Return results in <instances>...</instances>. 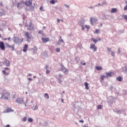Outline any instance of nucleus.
Instances as JSON below:
<instances>
[{
  "label": "nucleus",
  "instance_id": "nucleus-1",
  "mask_svg": "<svg viewBox=\"0 0 127 127\" xmlns=\"http://www.w3.org/2000/svg\"><path fill=\"white\" fill-rule=\"evenodd\" d=\"M1 94V99H3V100H8V99L10 98V94L9 92H8V91L3 90L2 91Z\"/></svg>",
  "mask_w": 127,
  "mask_h": 127
},
{
  "label": "nucleus",
  "instance_id": "nucleus-49",
  "mask_svg": "<svg viewBox=\"0 0 127 127\" xmlns=\"http://www.w3.org/2000/svg\"><path fill=\"white\" fill-rule=\"evenodd\" d=\"M38 33H39V34H42V33H43V31L40 30L39 31Z\"/></svg>",
  "mask_w": 127,
  "mask_h": 127
},
{
  "label": "nucleus",
  "instance_id": "nucleus-46",
  "mask_svg": "<svg viewBox=\"0 0 127 127\" xmlns=\"http://www.w3.org/2000/svg\"><path fill=\"white\" fill-rule=\"evenodd\" d=\"M64 6L66 7L67 8H69L70 7V5H67V4H64Z\"/></svg>",
  "mask_w": 127,
  "mask_h": 127
},
{
  "label": "nucleus",
  "instance_id": "nucleus-17",
  "mask_svg": "<svg viewBox=\"0 0 127 127\" xmlns=\"http://www.w3.org/2000/svg\"><path fill=\"white\" fill-rule=\"evenodd\" d=\"M25 4H26V5L27 6H30L31 5V4H32V2H31V0H29L28 1H26L25 3Z\"/></svg>",
  "mask_w": 127,
  "mask_h": 127
},
{
  "label": "nucleus",
  "instance_id": "nucleus-25",
  "mask_svg": "<svg viewBox=\"0 0 127 127\" xmlns=\"http://www.w3.org/2000/svg\"><path fill=\"white\" fill-rule=\"evenodd\" d=\"M84 85L85 86V89L86 90H89V83H88L87 82H85Z\"/></svg>",
  "mask_w": 127,
  "mask_h": 127
},
{
  "label": "nucleus",
  "instance_id": "nucleus-50",
  "mask_svg": "<svg viewBox=\"0 0 127 127\" xmlns=\"http://www.w3.org/2000/svg\"><path fill=\"white\" fill-rule=\"evenodd\" d=\"M23 52H26L27 51V50L26 49L23 48Z\"/></svg>",
  "mask_w": 127,
  "mask_h": 127
},
{
  "label": "nucleus",
  "instance_id": "nucleus-21",
  "mask_svg": "<svg viewBox=\"0 0 127 127\" xmlns=\"http://www.w3.org/2000/svg\"><path fill=\"white\" fill-rule=\"evenodd\" d=\"M78 24H79V25H80V26H84V24H85V21H84V20H83V21H79L78 22Z\"/></svg>",
  "mask_w": 127,
  "mask_h": 127
},
{
  "label": "nucleus",
  "instance_id": "nucleus-22",
  "mask_svg": "<svg viewBox=\"0 0 127 127\" xmlns=\"http://www.w3.org/2000/svg\"><path fill=\"white\" fill-rule=\"evenodd\" d=\"M75 108L73 109V111L74 112V113H78V111H79V108H80V107H78V106H74Z\"/></svg>",
  "mask_w": 127,
  "mask_h": 127
},
{
  "label": "nucleus",
  "instance_id": "nucleus-11",
  "mask_svg": "<svg viewBox=\"0 0 127 127\" xmlns=\"http://www.w3.org/2000/svg\"><path fill=\"white\" fill-rule=\"evenodd\" d=\"M109 100L110 104H113V103H114L115 101H116V98L113 96H111L109 97Z\"/></svg>",
  "mask_w": 127,
  "mask_h": 127
},
{
  "label": "nucleus",
  "instance_id": "nucleus-54",
  "mask_svg": "<svg viewBox=\"0 0 127 127\" xmlns=\"http://www.w3.org/2000/svg\"><path fill=\"white\" fill-rule=\"evenodd\" d=\"M2 73L4 75L5 74H6V72H5V70H3L2 71Z\"/></svg>",
  "mask_w": 127,
  "mask_h": 127
},
{
  "label": "nucleus",
  "instance_id": "nucleus-19",
  "mask_svg": "<svg viewBox=\"0 0 127 127\" xmlns=\"http://www.w3.org/2000/svg\"><path fill=\"white\" fill-rule=\"evenodd\" d=\"M10 112H13V110H11V108H8L5 111H3V113L4 114L5 113H10Z\"/></svg>",
  "mask_w": 127,
  "mask_h": 127
},
{
  "label": "nucleus",
  "instance_id": "nucleus-29",
  "mask_svg": "<svg viewBox=\"0 0 127 127\" xmlns=\"http://www.w3.org/2000/svg\"><path fill=\"white\" fill-rule=\"evenodd\" d=\"M51 71V68L49 67V69H46V74H50Z\"/></svg>",
  "mask_w": 127,
  "mask_h": 127
},
{
  "label": "nucleus",
  "instance_id": "nucleus-51",
  "mask_svg": "<svg viewBox=\"0 0 127 127\" xmlns=\"http://www.w3.org/2000/svg\"><path fill=\"white\" fill-rule=\"evenodd\" d=\"M85 27L86 28H87V29H88V28H90V26H89V25H85Z\"/></svg>",
  "mask_w": 127,
  "mask_h": 127
},
{
  "label": "nucleus",
  "instance_id": "nucleus-5",
  "mask_svg": "<svg viewBox=\"0 0 127 127\" xmlns=\"http://www.w3.org/2000/svg\"><path fill=\"white\" fill-rule=\"evenodd\" d=\"M13 41L14 43H16V44H20V43H21V40L19 38L15 37V36L13 37Z\"/></svg>",
  "mask_w": 127,
  "mask_h": 127
},
{
  "label": "nucleus",
  "instance_id": "nucleus-38",
  "mask_svg": "<svg viewBox=\"0 0 127 127\" xmlns=\"http://www.w3.org/2000/svg\"><path fill=\"white\" fill-rule=\"evenodd\" d=\"M110 54H111V56L113 57H115V53L113 51H112L111 52H110Z\"/></svg>",
  "mask_w": 127,
  "mask_h": 127
},
{
  "label": "nucleus",
  "instance_id": "nucleus-28",
  "mask_svg": "<svg viewBox=\"0 0 127 127\" xmlns=\"http://www.w3.org/2000/svg\"><path fill=\"white\" fill-rule=\"evenodd\" d=\"M37 109H38V106H37V105H36L35 107H32V110H33V111H36Z\"/></svg>",
  "mask_w": 127,
  "mask_h": 127
},
{
  "label": "nucleus",
  "instance_id": "nucleus-37",
  "mask_svg": "<svg viewBox=\"0 0 127 127\" xmlns=\"http://www.w3.org/2000/svg\"><path fill=\"white\" fill-rule=\"evenodd\" d=\"M107 51L109 53H111V52H112V49L110 48H107Z\"/></svg>",
  "mask_w": 127,
  "mask_h": 127
},
{
  "label": "nucleus",
  "instance_id": "nucleus-23",
  "mask_svg": "<svg viewBox=\"0 0 127 127\" xmlns=\"http://www.w3.org/2000/svg\"><path fill=\"white\" fill-rule=\"evenodd\" d=\"M117 8H112L111 9V13H116V12H117Z\"/></svg>",
  "mask_w": 127,
  "mask_h": 127
},
{
  "label": "nucleus",
  "instance_id": "nucleus-57",
  "mask_svg": "<svg viewBox=\"0 0 127 127\" xmlns=\"http://www.w3.org/2000/svg\"><path fill=\"white\" fill-rule=\"evenodd\" d=\"M82 27V30H85V27H84V26H81Z\"/></svg>",
  "mask_w": 127,
  "mask_h": 127
},
{
  "label": "nucleus",
  "instance_id": "nucleus-14",
  "mask_svg": "<svg viewBox=\"0 0 127 127\" xmlns=\"http://www.w3.org/2000/svg\"><path fill=\"white\" fill-rule=\"evenodd\" d=\"M6 14L5 11L3 10V9L0 8V16L1 15H5Z\"/></svg>",
  "mask_w": 127,
  "mask_h": 127
},
{
  "label": "nucleus",
  "instance_id": "nucleus-33",
  "mask_svg": "<svg viewBox=\"0 0 127 127\" xmlns=\"http://www.w3.org/2000/svg\"><path fill=\"white\" fill-rule=\"evenodd\" d=\"M98 110H102L103 109V106L102 105H98L97 106Z\"/></svg>",
  "mask_w": 127,
  "mask_h": 127
},
{
  "label": "nucleus",
  "instance_id": "nucleus-30",
  "mask_svg": "<svg viewBox=\"0 0 127 127\" xmlns=\"http://www.w3.org/2000/svg\"><path fill=\"white\" fill-rule=\"evenodd\" d=\"M45 98L46 99H47V100H48L49 99V95H48V94H47V93L45 94Z\"/></svg>",
  "mask_w": 127,
  "mask_h": 127
},
{
  "label": "nucleus",
  "instance_id": "nucleus-2",
  "mask_svg": "<svg viewBox=\"0 0 127 127\" xmlns=\"http://www.w3.org/2000/svg\"><path fill=\"white\" fill-rule=\"evenodd\" d=\"M24 34L28 40H30L31 39V38H32V35L31 34V33L24 31Z\"/></svg>",
  "mask_w": 127,
  "mask_h": 127
},
{
  "label": "nucleus",
  "instance_id": "nucleus-41",
  "mask_svg": "<svg viewBox=\"0 0 127 127\" xmlns=\"http://www.w3.org/2000/svg\"><path fill=\"white\" fill-rule=\"evenodd\" d=\"M34 7H33V6H30V8H29V9L30 10H33V9H34Z\"/></svg>",
  "mask_w": 127,
  "mask_h": 127
},
{
  "label": "nucleus",
  "instance_id": "nucleus-16",
  "mask_svg": "<svg viewBox=\"0 0 127 127\" xmlns=\"http://www.w3.org/2000/svg\"><path fill=\"white\" fill-rule=\"evenodd\" d=\"M16 103L18 104H22V102H23V99H20V98H18L16 100Z\"/></svg>",
  "mask_w": 127,
  "mask_h": 127
},
{
  "label": "nucleus",
  "instance_id": "nucleus-13",
  "mask_svg": "<svg viewBox=\"0 0 127 127\" xmlns=\"http://www.w3.org/2000/svg\"><path fill=\"white\" fill-rule=\"evenodd\" d=\"M0 48L1 50H5V48L4 47V44L2 42H0Z\"/></svg>",
  "mask_w": 127,
  "mask_h": 127
},
{
  "label": "nucleus",
  "instance_id": "nucleus-26",
  "mask_svg": "<svg viewBox=\"0 0 127 127\" xmlns=\"http://www.w3.org/2000/svg\"><path fill=\"white\" fill-rule=\"evenodd\" d=\"M96 70L100 71L101 70H103V67H102V66H96Z\"/></svg>",
  "mask_w": 127,
  "mask_h": 127
},
{
  "label": "nucleus",
  "instance_id": "nucleus-56",
  "mask_svg": "<svg viewBox=\"0 0 127 127\" xmlns=\"http://www.w3.org/2000/svg\"><path fill=\"white\" fill-rule=\"evenodd\" d=\"M103 19H107V17H106V16H103Z\"/></svg>",
  "mask_w": 127,
  "mask_h": 127
},
{
  "label": "nucleus",
  "instance_id": "nucleus-45",
  "mask_svg": "<svg viewBox=\"0 0 127 127\" xmlns=\"http://www.w3.org/2000/svg\"><path fill=\"white\" fill-rule=\"evenodd\" d=\"M123 17H124V18H125V19H126V20H127V15H124L123 16Z\"/></svg>",
  "mask_w": 127,
  "mask_h": 127
},
{
  "label": "nucleus",
  "instance_id": "nucleus-7",
  "mask_svg": "<svg viewBox=\"0 0 127 127\" xmlns=\"http://www.w3.org/2000/svg\"><path fill=\"white\" fill-rule=\"evenodd\" d=\"M63 78V75L61 74V73L58 75L57 78L59 80V83H60V84H61L62 83Z\"/></svg>",
  "mask_w": 127,
  "mask_h": 127
},
{
  "label": "nucleus",
  "instance_id": "nucleus-62",
  "mask_svg": "<svg viewBox=\"0 0 127 127\" xmlns=\"http://www.w3.org/2000/svg\"><path fill=\"white\" fill-rule=\"evenodd\" d=\"M32 74H31V73H29L28 76V77H30V76H31Z\"/></svg>",
  "mask_w": 127,
  "mask_h": 127
},
{
  "label": "nucleus",
  "instance_id": "nucleus-3",
  "mask_svg": "<svg viewBox=\"0 0 127 127\" xmlns=\"http://www.w3.org/2000/svg\"><path fill=\"white\" fill-rule=\"evenodd\" d=\"M90 22L92 25H94V24H96V23L98 22V18L94 17H90Z\"/></svg>",
  "mask_w": 127,
  "mask_h": 127
},
{
  "label": "nucleus",
  "instance_id": "nucleus-39",
  "mask_svg": "<svg viewBox=\"0 0 127 127\" xmlns=\"http://www.w3.org/2000/svg\"><path fill=\"white\" fill-rule=\"evenodd\" d=\"M91 39H92V40H93V41L94 43H97L98 40L94 39V38H92Z\"/></svg>",
  "mask_w": 127,
  "mask_h": 127
},
{
  "label": "nucleus",
  "instance_id": "nucleus-15",
  "mask_svg": "<svg viewBox=\"0 0 127 127\" xmlns=\"http://www.w3.org/2000/svg\"><path fill=\"white\" fill-rule=\"evenodd\" d=\"M106 78H107V76H106V75L101 76V80H100V82H101V84H103V83H104V80H105V79H106Z\"/></svg>",
  "mask_w": 127,
  "mask_h": 127
},
{
  "label": "nucleus",
  "instance_id": "nucleus-8",
  "mask_svg": "<svg viewBox=\"0 0 127 127\" xmlns=\"http://www.w3.org/2000/svg\"><path fill=\"white\" fill-rule=\"evenodd\" d=\"M41 39L43 43H47V42H49V41H50V39H49V38L42 37Z\"/></svg>",
  "mask_w": 127,
  "mask_h": 127
},
{
  "label": "nucleus",
  "instance_id": "nucleus-61",
  "mask_svg": "<svg viewBox=\"0 0 127 127\" xmlns=\"http://www.w3.org/2000/svg\"><path fill=\"white\" fill-rule=\"evenodd\" d=\"M28 80H29V81H32V78H28Z\"/></svg>",
  "mask_w": 127,
  "mask_h": 127
},
{
  "label": "nucleus",
  "instance_id": "nucleus-10",
  "mask_svg": "<svg viewBox=\"0 0 127 127\" xmlns=\"http://www.w3.org/2000/svg\"><path fill=\"white\" fill-rule=\"evenodd\" d=\"M27 29L29 31H31V30H33V29H34V27H33V25H32V24L31 23H30V24L28 25Z\"/></svg>",
  "mask_w": 127,
  "mask_h": 127
},
{
  "label": "nucleus",
  "instance_id": "nucleus-40",
  "mask_svg": "<svg viewBox=\"0 0 127 127\" xmlns=\"http://www.w3.org/2000/svg\"><path fill=\"white\" fill-rule=\"evenodd\" d=\"M55 51H56L57 52H60V48H58L56 49Z\"/></svg>",
  "mask_w": 127,
  "mask_h": 127
},
{
  "label": "nucleus",
  "instance_id": "nucleus-44",
  "mask_svg": "<svg viewBox=\"0 0 127 127\" xmlns=\"http://www.w3.org/2000/svg\"><path fill=\"white\" fill-rule=\"evenodd\" d=\"M118 54H121V48H118Z\"/></svg>",
  "mask_w": 127,
  "mask_h": 127
},
{
  "label": "nucleus",
  "instance_id": "nucleus-32",
  "mask_svg": "<svg viewBox=\"0 0 127 127\" xmlns=\"http://www.w3.org/2000/svg\"><path fill=\"white\" fill-rule=\"evenodd\" d=\"M27 120V118H26V117H25L22 119V122L25 123V122H26Z\"/></svg>",
  "mask_w": 127,
  "mask_h": 127
},
{
  "label": "nucleus",
  "instance_id": "nucleus-27",
  "mask_svg": "<svg viewBox=\"0 0 127 127\" xmlns=\"http://www.w3.org/2000/svg\"><path fill=\"white\" fill-rule=\"evenodd\" d=\"M117 81H119V82H122L123 81V78L121 76H119L117 78Z\"/></svg>",
  "mask_w": 127,
  "mask_h": 127
},
{
  "label": "nucleus",
  "instance_id": "nucleus-24",
  "mask_svg": "<svg viewBox=\"0 0 127 127\" xmlns=\"http://www.w3.org/2000/svg\"><path fill=\"white\" fill-rule=\"evenodd\" d=\"M122 69L123 72L127 73V66H125V67H122Z\"/></svg>",
  "mask_w": 127,
  "mask_h": 127
},
{
  "label": "nucleus",
  "instance_id": "nucleus-4",
  "mask_svg": "<svg viewBox=\"0 0 127 127\" xmlns=\"http://www.w3.org/2000/svg\"><path fill=\"white\" fill-rule=\"evenodd\" d=\"M61 70L64 73L65 75H68L69 74V70L68 69L66 68L64 65H62V67L61 68Z\"/></svg>",
  "mask_w": 127,
  "mask_h": 127
},
{
  "label": "nucleus",
  "instance_id": "nucleus-34",
  "mask_svg": "<svg viewBox=\"0 0 127 127\" xmlns=\"http://www.w3.org/2000/svg\"><path fill=\"white\" fill-rule=\"evenodd\" d=\"M16 4H17V7H18V8H19V7H20V4H21V3H19V2H17Z\"/></svg>",
  "mask_w": 127,
  "mask_h": 127
},
{
  "label": "nucleus",
  "instance_id": "nucleus-47",
  "mask_svg": "<svg viewBox=\"0 0 127 127\" xmlns=\"http://www.w3.org/2000/svg\"><path fill=\"white\" fill-rule=\"evenodd\" d=\"M45 68H46V70H48V69H49V66H48V65H46L45 66Z\"/></svg>",
  "mask_w": 127,
  "mask_h": 127
},
{
  "label": "nucleus",
  "instance_id": "nucleus-64",
  "mask_svg": "<svg viewBox=\"0 0 127 127\" xmlns=\"http://www.w3.org/2000/svg\"><path fill=\"white\" fill-rule=\"evenodd\" d=\"M42 8H43L42 6H41L40 7V10H42Z\"/></svg>",
  "mask_w": 127,
  "mask_h": 127
},
{
  "label": "nucleus",
  "instance_id": "nucleus-60",
  "mask_svg": "<svg viewBox=\"0 0 127 127\" xmlns=\"http://www.w3.org/2000/svg\"><path fill=\"white\" fill-rule=\"evenodd\" d=\"M57 22H58L59 23H60V19H57Z\"/></svg>",
  "mask_w": 127,
  "mask_h": 127
},
{
  "label": "nucleus",
  "instance_id": "nucleus-43",
  "mask_svg": "<svg viewBox=\"0 0 127 127\" xmlns=\"http://www.w3.org/2000/svg\"><path fill=\"white\" fill-rule=\"evenodd\" d=\"M99 32H100V31L99 30V29H96L94 32V33H99Z\"/></svg>",
  "mask_w": 127,
  "mask_h": 127
},
{
  "label": "nucleus",
  "instance_id": "nucleus-20",
  "mask_svg": "<svg viewBox=\"0 0 127 127\" xmlns=\"http://www.w3.org/2000/svg\"><path fill=\"white\" fill-rule=\"evenodd\" d=\"M114 111L115 112V113H117V114L120 115V114H122V113H123L124 110L116 109L114 110Z\"/></svg>",
  "mask_w": 127,
  "mask_h": 127
},
{
  "label": "nucleus",
  "instance_id": "nucleus-52",
  "mask_svg": "<svg viewBox=\"0 0 127 127\" xmlns=\"http://www.w3.org/2000/svg\"><path fill=\"white\" fill-rule=\"evenodd\" d=\"M42 37H44L45 38V37H46V35H45V34H42Z\"/></svg>",
  "mask_w": 127,
  "mask_h": 127
},
{
  "label": "nucleus",
  "instance_id": "nucleus-36",
  "mask_svg": "<svg viewBox=\"0 0 127 127\" xmlns=\"http://www.w3.org/2000/svg\"><path fill=\"white\" fill-rule=\"evenodd\" d=\"M50 3H51L52 4H55V0H52L50 1Z\"/></svg>",
  "mask_w": 127,
  "mask_h": 127
},
{
  "label": "nucleus",
  "instance_id": "nucleus-59",
  "mask_svg": "<svg viewBox=\"0 0 127 127\" xmlns=\"http://www.w3.org/2000/svg\"><path fill=\"white\" fill-rule=\"evenodd\" d=\"M11 46H10L9 45H7V47H8V48H10Z\"/></svg>",
  "mask_w": 127,
  "mask_h": 127
},
{
  "label": "nucleus",
  "instance_id": "nucleus-63",
  "mask_svg": "<svg viewBox=\"0 0 127 127\" xmlns=\"http://www.w3.org/2000/svg\"><path fill=\"white\" fill-rule=\"evenodd\" d=\"M10 127V126L9 125H7L5 127Z\"/></svg>",
  "mask_w": 127,
  "mask_h": 127
},
{
  "label": "nucleus",
  "instance_id": "nucleus-18",
  "mask_svg": "<svg viewBox=\"0 0 127 127\" xmlns=\"http://www.w3.org/2000/svg\"><path fill=\"white\" fill-rule=\"evenodd\" d=\"M106 78L108 79V77H112L113 76V72H106Z\"/></svg>",
  "mask_w": 127,
  "mask_h": 127
},
{
  "label": "nucleus",
  "instance_id": "nucleus-35",
  "mask_svg": "<svg viewBox=\"0 0 127 127\" xmlns=\"http://www.w3.org/2000/svg\"><path fill=\"white\" fill-rule=\"evenodd\" d=\"M10 48L11 49L12 51H13L14 50V45H12Z\"/></svg>",
  "mask_w": 127,
  "mask_h": 127
},
{
  "label": "nucleus",
  "instance_id": "nucleus-58",
  "mask_svg": "<svg viewBox=\"0 0 127 127\" xmlns=\"http://www.w3.org/2000/svg\"><path fill=\"white\" fill-rule=\"evenodd\" d=\"M79 123H82L83 124L84 123V121L80 120V121H79Z\"/></svg>",
  "mask_w": 127,
  "mask_h": 127
},
{
  "label": "nucleus",
  "instance_id": "nucleus-6",
  "mask_svg": "<svg viewBox=\"0 0 127 127\" xmlns=\"http://www.w3.org/2000/svg\"><path fill=\"white\" fill-rule=\"evenodd\" d=\"M58 44L60 46H61L62 47H64V46H65V42L62 39H59Z\"/></svg>",
  "mask_w": 127,
  "mask_h": 127
},
{
  "label": "nucleus",
  "instance_id": "nucleus-48",
  "mask_svg": "<svg viewBox=\"0 0 127 127\" xmlns=\"http://www.w3.org/2000/svg\"><path fill=\"white\" fill-rule=\"evenodd\" d=\"M119 33H124V30H121L119 31Z\"/></svg>",
  "mask_w": 127,
  "mask_h": 127
},
{
  "label": "nucleus",
  "instance_id": "nucleus-55",
  "mask_svg": "<svg viewBox=\"0 0 127 127\" xmlns=\"http://www.w3.org/2000/svg\"><path fill=\"white\" fill-rule=\"evenodd\" d=\"M127 5L124 7V10H127Z\"/></svg>",
  "mask_w": 127,
  "mask_h": 127
},
{
  "label": "nucleus",
  "instance_id": "nucleus-12",
  "mask_svg": "<svg viewBox=\"0 0 127 127\" xmlns=\"http://www.w3.org/2000/svg\"><path fill=\"white\" fill-rule=\"evenodd\" d=\"M3 64L5 65L7 67L9 66V65H10V62L7 60H5V61L3 62Z\"/></svg>",
  "mask_w": 127,
  "mask_h": 127
},
{
  "label": "nucleus",
  "instance_id": "nucleus-53",
  "mask_svg": "<svg viewBox=\"0 0 127 127\" xmlns=\"http://www.w3.org/2000/svg\"><path fill=\"white\" fill-rule=\"evenodd\" d=\"M99 5H103V4H102L101 3H98L97 5H96L95 6L99 7Z\"/></svg>",
  "mask_w": 127,
  "mask_h": 127
},
{
  "label": "nucleus",
  "instance_id": "nucleus-9",
  "mask_svg": "<svg viewBox=\"0 0 127 127\" xmlns=\"http://www.w3.org/2000/svg\"><path fill=\"white\" fill-rule=\"evenodd\" d=\"M90 49H93V52L97 51V47L94 44H91L90 46Z\"/></svg>",
  "mask_w": 127,
  "mask_h": 127
},
{
  "label": "nucleus",
  "instance_id": "nucleus-31",
  "mask_svg": "<svg viewBox=\"0 0 127 127\" xmlns=\"http://www.w3.org/2000/svg\"><path fill=\"white\" fill-rule=\"evenodd\" d=\"M28 122L29 123H32L33 122V119L31 118H30L28 119Z\"/></svg>",
  "mask_w": 127,
  "mask_h": 127
},
{
  "label": "nucleus",
  "instance_id": "nucleus-42",
  "mask_svg": "<svg viewBox=\"0 0 127 127\" xmlns=\"http://www.w3.org/2000/svg\"><path fill=\"white\" fill-rule=\"evenodd\" d=\"M24 48H25V49H28V45H24Z\"/></svg>",
  "mask_w": 127,
  "mask_h": 127
}]
</instances>
